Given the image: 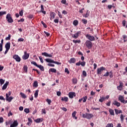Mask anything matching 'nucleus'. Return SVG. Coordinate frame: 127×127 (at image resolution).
Returning <instances> with one entry per match:
<instances>
[{"mask_svg": "<svg viewBox=\"0 0 127 127\" xmlns=\"http://www.w3.org/2000/svg\"><path fill=\"white\" fill-rule=\"evenodd\" d=\"M18 126V122L16 120L13 122V123L11 124L10 127H16Z\"/></svg>", "mask_w": 127, "mask_h": 127, "instance_id": "9b49d317", "label": "nucleus"}, {"mask_svg": "<svg viewBox=\"0 0 127 127\" xmlns=\"http://www.w3.org/2000/svg\"><path fill=\"white\" fill-rule=\"evenodd\" d=\"M19 111H23V107L22 106H20L19 108Z\"/></svg>", "mask_w": 127, "mask_h": 127, "instance_id": "774afa93", "label": "nucleus"}, {"mask_svg": "<svg viewBox=\"0 0 127 127\" xmlns=\"http://www.w3.org/2000/svg\"><path fill=\"white\" fill-rule=\"evenodd\" d=\"M88 11H89V10L87 11V13H86V14L84 16L85 18L86 17H88V16H89V15H90V14H89V13H88Z\"/></svg>", "mask_w": 127, "mask_h": 127, "instance_id": "052dcab7", "label": "nucleus"}, {"mask_svg": "<svg viewBox=\"0 0 127 127\" xmlns=\"http://www.w3.org/2000/svg\"><path fill=\"white\" fill-rule=\"evenodd\" d=\"M109 113L111 116H115V111H114V110L110 109Z\"/></svg>", "mask_w": 127, "mask_h": 127, "instance_id": "412c9836", "label": "nucleus"}, {"mask_svg": "<svg viewBox=\"0 0 127 127\" xmlns=\"http://www.w3.org/2000/svg\"><path fill=\"white\" fill-rule=\"evenodd\" d=\"M42 114H44L45 115L46 114V110H45V109L42 110Z\"/></svg>", "mask_w": 127, "mask_h": 127, "instance_id": "680f3d73", "label": "nucleus"}, {"mask_svg": "<svg viewBox=\"0 0 127 127\" xmlns=\"http://www.w3.org/2000/svg\"><path fill=\"white\" fill-rule=\"evenodd\" d=\"M37 67L39 68V69H40L41 71H44V67H43V66L38 64V66Z\"/></svg>", "mask_w": 127, "mask_h": 127, "instance_id": "5701e85b", "label": "nucleus"}, {"mask_svg": "<svg viewBox=\"0 0 127 127\" xmlns=\"http://www.w3.org/2000/svg\"><path fill=\"white\" fill-rule=\"evenodd\" d=\"M0 83L1 85H2V84L4 83V80L1 78L0 79Z\"/></svg>", "mask_w": 127, "mask_h": 127, "instance_id": "8fccbe9b", "label": "nucleus"}, {"mask_svg": "<svg viewBox=\"0 0 127 127\" xmlns=\"http://www.w3.org/2000/svg\"><path fill=\"white\" fill-rule=\"evenodd\" d=\"M35 122L37 123H39L41 122H43V119L42 118H39L35 120Z\"/></svg>", "mask_w": 127, "mask_h": 127, "instance_id": "4be33fe9", "label": "nucleus"}, {"mask_svg": "<svg viewBox=\"0 0 127 127\" xmlns=\"http://www.w3.org/2000/svg\"><path fill=\"white\" fill-rule=\"evenodd\" d=\"M121 120L122 121V122H124V115L122 114L121 115Z\"/></svg>", "mask_w": 127, "mask_h": 127, "instance_id": "5fc2aeb1", "label": "nucleus"}, {"mask_svg": "<svg viewBox=\"0 0 127 127\" xmlns=\"http://www.w3.org/2000/svg\"><path fill=\"white\" fill-rule=\"evenodd\" d=\"M3 14H6V11H0V16H2Z\"/></svg>", "mask_w": 127, "mask_h": 127, "instance_id": "f704fd0d", "label": "nucleus"}, {"mask_svg": "<svg viewBox=\"0 0 127 127\" xmlns=\"http://www.w3.org/2000/svg\"><path fill=\"white\" fill-rule=\"evenodd\" d=\"M40 12H42L44 14H46V11H44V7L43 6V5H41V11Z\"/></svg>", "mask_w": 127, "mask_h": 127, "instance_id": "f3484780", "label": "nucleus"}, {"mask_svg": "<svg viewBox=\"0 0 127 127\" xmlns=\"http://www.w3.org/2000/svg\"><path fill=\"white\" fill-rule=\"evenodd\" d=\"M6 18L7 19V21L9 23H12V22H13V19H12V17H11V15L10 14H7Z\"/></svg>", "mask_w": 127, "mask_h": 127, "instance_id": "f03ea898", "label": "nucleus"}, {"mask_svg": "<svg viewBox=\"0 0 127 127\" xmlns=\"http://www.w3.org/2000/svg\"><path fill=\"white\" fill-rule=\"evenodd\" d=\"M61 2L62 3L65 4L66 3V0H62Z\"/></svg>", "mask_w": 127, "mask_h": 127, "instance_id": "338daca9", "label": "nucleus"}, {"mask_svg": "<svg viewBox=\"0 0 127 127\" xmlns=\"http://www.w3.org/2000/svg\"><path fill=\"white\" fill-rule=\"evenodd\" d=\"M78 20H75L73 21V24L75 26H77V25H78Z\"/></svg>", "mask_w": 127, "mask_h": 127, "instance_id": "bb28decb", "label": "nucleus"}, {"mask_svg": "<svg viewBox=\"0 0 127 127\" xmlns=\"http://www.w3.org/2000/svg\"><path fill=\"white\" fill-rule=\"evenodd\" d=\"M73 42L74 43H80L81 42L80 40H73Z\"/></svg>", "mask_w": 127, "mask_h": 127, "instance_id": "79ce46f5", "label": "nucleus"}, {"mask_svg": "<svg viewBox=\"0 0 127 127\" xmlns=\"http://www.w3.org/2000/svg\"><path fill=\"white\" fill-rule=\"evenodd\" d=\"M11 37V36L10 34H9L8 36L5 38V40H10Z\"/></svg>", "mask_w": 127, "mask_h": 127, "instance_id": "c03bdc74", "label": "nucleus"}, {"mask_svg": "<svg viewBox=\"0 0 127 127\" xmlns=\"http://www.w3.org/2000/svg\"><path fill=\"white\" fill-rule=\"evenodd\" d=\"M45 60L46 62H48V63H53V62H54L53 60L50 59H46Z\"/></svg>", "mask_w": 127, "mask_h": 127, "instance_id": "6ab92c4d", "label": "nucleus"}, {"mask_svg": "<svg viewBox=\"0 0 127 127\" xmlns=\"http://www.w3.org/2000/svg\"><path fill=\"white\" fill-rule=\"evenodd\" d=\"M105 100H106V98H105L104 97H100V99L99 100V101L100 102V103H103V102H104Z\"/></svg>", "mask_w": 127, "mask_h": 127, "instance_id": "b1692460", "label": "nucleus"}, {"mask_svg": "<svg viewBox=\"0 0 127 127\" xmlns=\"http://www.w3.org/2000/svg\"><path fill=\"white\" fill-rule=\"evenodd\" d=\"M41 63H43L44 62V61H43V59L41 57H39Z\"/></svg>", "mask_w": 127, "mask_h": 127, "instance_id": "0e129e2a", "label": "nucleus"}, {"mask_svg": "<svg viewBox=\"0 0 127 127\" xmlns=\"http://www.w3.org/2000/svg\"><path fill=\"white\" fill-rule=\"evenodd\" d=\"M42 55H43L44 56H45L46 57H52V55L49 54L48 53L46 52L42 53Z\"/></svg>", "mask_w": 127, "mask_h": 127, "instance_id": "f8f14e48", "label": "nucleus"}, {"mask_svg": "<svg viewBox=\"0 0 127 127\" xmlns=\"http://www.w3.org/2000/svg\"><path fill=\"white\" fill-rule=\"evenodd\" d=\"M23 69L24 70V71L25 72H27V66L26 65H25L24 67H23Z\"/></svg>", "mask_w": 127, "mask_h": 127, "instance_id": "6e6d98bb", "label": "nucleus"}, {"mask_svg": "<svg viewBox=\"0 0 127 127\" xmlns=\"http://www.w3.org/2000/svg\"><path fill=\"white\" fill-rule=\"evenodd\" d=\"M117 89L118 90H120V91H122V89H123V87L121 86V85H119L117 87Z\"/></svg>", "mask_w": 127, "mask_h": 127, "instance_id": "3c124183", "label": "nucleus"}, {"mask_svg": "<svg viewBox=\"0 0 127 127\" xmlns=\"http://www.w3.org/2000/svg\"><path fill=\"white\" fill-rule=\"evenodd\" d=\"M50 14L51 16V18H50L51 20H52V19H54V18H55V13L52 12H51Z\"/></svg>", "mask_w": 127, "mask_h": 127, "instance_id": "4468645a", "label": "nucleus"}, {"mask_svg": "<svg viewBox=\"0 0 127 127\" xmlns=\"http://www.w3.org/2000/svg\"><path fill=\"white\" fill-rule=\"evenodd\" d=\"M53 63H54V64H57V65H61V63L58 62H55L54 61V62Z\"/></svg>", "mask_w": 127, "mask_h": 127, "instance_id": "864d4df0", "label": "nucleus"}, {"mask_svg": "<svg viewBox=\"0 0 127 127\" xmlns=\"http://www.w3.org/2000/svg\"><path fill=\"white\" fill-rule=\"evenodd\" d=\"M106 127H114V125L113 124H108Z\"/></svg>", "mask_w": 127, "mask_h": 127, "instance_id": "c9c22d12", "label": "nucleus"}, {"mask_svg": "<svg viewBox=\"0 0 127 127\" xmlns=\"http://www.w3.org/2000/svg\"><path fill=\"white\" fill-rule=\"evenodd\" d=\"M109 75H110V78H113V77H114V75H113V71H111L109 72Z\"/></svg>", "mask_w": 127, "mask_h": 127, "instance_id": "49530a36", "label": "nucleus"}, {"mask_svg": "<svg viewBox=\"0 0 127 127\" xmlns=\"http://www.w3.org/2000/svg\"><path fill=\"white\" fill-rule=\"evenodd\" d=\"M47 102L49 104V105H50V104H51V100L50 99H47Z\"/></svg>", "mask_w": 127, "mask_h": 127, "instance_id": "13d9d810", "label": "nucleus"}, {"mask_svg": "<svg viewBox=\"0 0 127 127\" xmlns=\"http://www.w3.org/2000/svg\"><path fill=\"white\" fill-rule=\"evenodd\" d=\"M80 65L82 66V67H84L86 65V62H80Z\"/></svg>", "mask_w": 127, "mask_h": 127, "instance_id": "e433bc0d", "label": "nucleus"}, {"mask_svg": "<svg viewBox=\"0 0 127 127\" xmlns=\"http://www.w3.org/2000/svg\"><path fill=\"white\" fill-rule=\"evenodd\" d=\"M31 64H32L33 65H34V66H36V67H37V66H38V64H37L36 63V62H34V61H32L31 62Z\"/></svg>", "mask_w": 127, "mask_h": 127, "instance_id": "7c9ffc66", "label": "nucleus"}, {"mask_svg": "<svg viewBox=\"0 0 127 127\" xmlns=\"http://www.w3.org/2000/svg\"><path fill=\"white\" fill-rule=\"evenodd\" d=\"M41 23L42 24H43L44 27H45V28H46L47 27V25H46V24H45V23H44V22H43V21H41Z\"/></svg>", "mask_w": 127, "mask_h": 127, "instance_id": "58836bf2", "label": "nucleus"}, {"mask_svg": "<svg viewBox=\"0 0 127 127\" xmlns=\"http://www.w3.org/2000/svg\"><path fill=\"white\" fill-rule=\"evenodd\" d=\"M8 84H9V82L8 81L6 82L2 87V90H5L6 88H7Z\"/></svg>", "mask_w": 127, "mask_h": 127, "instance_id": "ddd939ff", "label": "nucleus"}, {"mask_svg": "<svg viewBox=\"0 0 127 127\" xmlns=\"http://www.w3.org/2000/svg\"><path fill=\"white\" fill-rule=\"evenodd\" d=\"M82 75L84 76V77H86L87 76V72H86V71L83 70L82 71Z\"/></svg>", "mask_w": 127, "mask_h": 127, "instance_id": "a19ab883", "label": "nucleus"}, {"mask_svg": "<svg viewBox=\"0 0 127 127\" xmlns=\"http://www.w3.org/2000/svg\"><path fill=\"white\" fill-rule=\"evenodd\" d=\"M69 63H76V59L75 58H71L70 60L68 61Z\"/></svg>", "mask_w": 127, "mask_h": 127, "instance_id": "a211bd4d", "label": "nucleus"}, {"mask_svg": "<svg viewBox=\"0 0 127 127\" xmlns=\"http://www.w3.org/2000/svg\"><path fill=\"white\" fill-rule=\"evenodd\" d=\"M113 105H114L117 107H120L121 106V103L117 101H114L113 103Z\"/></svg>", "mask_w": 127, "mask_h": 127, "instance_id": "dca6fc26", "label": "nucleus"}, {"mask_svg": "<svg viewBox=\"0 0 127 127\" xmlns=\"http://www.w3.org/2000/svg\"><path fill=\"white\" fill-rule=\"evenodd\" d=\"M94 115L92 114L85 113L82 114V117L87 120H90V119H92Z\"/></svg>", "mask_w": 127, "mask_h": 127, "instance_id": "f257e3e1", "label": "nucleus"}, {"mask_svg": "<svg viewBox=\"0 0 127 127\" xmlns=\"http://www.w3.org/2000/svg\"><path fill=\"white\" fill-rule=\"evenodd\" d=\"M119 100L121 102V103H123V104H127V100H125V97L123 96H120L119 97Z\"/></svg>", "mask_w": 127, "mask_h": 127, "instance_id": "423d86ee", "label": "nucleus"}, {"mask_svg": "<svg viewBox=\"0 0 127 127\" xmlns=\"http://www.w3.org/2000/svg\"><path fill=\"white\" fill-rule=\"evenodd\" d=\"M76 114H77L76 111L73 112V113L72 114V118H75V117H76Z\"/></svg>", "mask_w": 127, "mask_h": 127, "instance_id": "a18cd8bd", "label": "nucleus"}, {"mask_svg": "<svg viewBox=\"0 0 127 127\" xmlns=\"http://www.w3.org/2000/svg\"><path fill=\"white\" fill-rule=\"evenodd\" d=\"M22 58L24 60H27L29 58V54H27L26 51L24 52V55L23 56Z\"/></svg>", "mask_w": 127, "mask_h": 127, "instance_id": "0eeeda50", "label": "nucleus"}, {"mask_svg": "<svg viewBox=\"0 0 127 127\" xmlns=\"http://www.w3.org/2000/svg\"><path fill=\"white\" fill-rule=\"evenodd\" d=\"M82 22L84 24H86L87 23H88V21L86 19H83L82 20Z\"/></svg>", "mask_w": 127, "mask_h": 127, "instance_id": "2f4dec72", "label": "nucleus"}, {"mask_svg": "<svg viewBox=\"0 0 127 127\" xmlns=\"http://www.w3.org/2000/svg\"><path fill=\"white\" fill-rule=\"evenodd\" d=\"M52 72L53 73H56L57 72V70L55 68H51L49 69V72Z\"/></svg>", "mask_w": 127, "mask_h": 127, "instance_id": "a878e982", "label": "nucleus"}, {"mask_svg": "<svg viewBox=\"0 0 127 127\" xmlns=\"http://www.w3.org/2000/svg\"><path fill=\"white\" fill-rule=\"evenodd\" d=\"M115 111L116 115H119V114H122L123 113L122 110H119L117 109H115Z\"/></svg>", "mask_w": 127, "mask_h": 127, "instance_id": "aec40b11", "label": "nucleus"}, {"mask_svg": "<svg viewBox=\"0 0 127 127\" xmlns=\"http://www.w3.org/2000/svg\"><path fill=\"white\" fill-rule=\"evenodd\" d=\"M123 39L124 40V42H126V41H127V36L124 35L123 36Z\"/></svg>", "mask_w": 127, "mask_h": 127, "instance_id": "4c0bfd02", "label": "nucleus"}, {"mask_svg": "<svg viewBox=\"0 0 127 127\" xmlns=\"http://www.w3.org/2000/svg\"><path fill=\"white\" fill-rule=\"evenodd\" d=\"M24 112H25V113H26V114H28V113H29V112H30L29 109H28V108H25V109H24Z\"/></svg>", "mask_w": 127, "mask_h": 127, "instance_id": "ea45409f", "label": "nucleus"}, {"mask_svg": "<svg viewBox=\"0 0 127 127\" xmlns=\"http://www.w3.org/2000/svg\"><path fill=\"white\" fill-rule=\"evenodd\" d=\"M62 101H64V102H68V97H62Z\"/></svg>", "mask_w": 127, "mask_h": 127, "instance_id": "c85d7f7f", "label": "nucleus"}, {"mask_svg": "<svg viewBox=\"0 0 127 127\" xmlns=\"http://www.w3.org/2000/svg\"><path fill=\"white\" fill-rule=\"evenodd\" d=\"M68 96L70 99H73L74 97H76V93H75V92H69L68 93Z\"/></svg>", "mask_w": 127, "mask_h": 127, "instance_id": "9d476101", "label": "nucleus"}, {"mask_svg": "<svg viewBox=\"0 0 127 127\" xmlns=\"http://www.w3.org/2000/svg\"><path fill=\"white\" fill-rule=\"evenodd\" d=\"M13 99V98L12 97H9V98H7L6 100L8 102H10Z\"/></svg>", "mask_w": 127, "mask_h": 127, "instance_id": "72a5a7b5", "label": "nucleus"}, {"mask_svg": "<svg viewBox=\"0 0 127 127\" xmlns=\"http://www.w3.org/2000/svg\"><path fill=\"white\" fill-rule=\"evenodd\" d=\"M110 75V72H107L105 74H104V77H108Z\"/></svg>", "mask_w": 127, "mask_h": 127, "instance_id": "de8ad7c7", "label": "nucleus"}, {"mask_svg": "<svg viewBox=\"0 0 127 127\" xmlns=\"http://www.w3.org/2000/svg\"><path fill=\"white\" fill-rule=\"evenodd\" d=\"M22 41H24V39H23V38H19L18 40V42H21Z\"/></svg>", "mask_w": 127, "mask_h": 127, "instance_id": "09e8293b", "label": "nucleus"}, {"mask_svg": "<svg viewBox=\"0 0 127 127\" xmlns=\"http://www.w3.org/2000/svg\"><path fill=\"white\" fill-rule=\"evenodd\" d=\"M38 92H39V90H37L36 91V92H35V93L34 94L35 98H37V97H38Z\"/></svg>", "mask_w": 127, "mask_h": 127, "instance_id": "c756f323", "label": "nucleus"}, {"mask_svg": "<svg viewBox=\"0 0 127 127\" xmlns=\"http://www.w3.org/2000/svg\"><path fill=\"white\" fill-rule=\"evenodd\" d=\"M83 103H86V101H87V96L83 97Z\"/></svg>", "mask_w": 127, "mask_h": 127, "instance_id": "603ef678", "label": "nucleus"}, {"mask_svg": "<svg viewBox=\"0 0 127 127\" xmlns=\"http://www.w3.org/2000/svg\"><path fill=\"white\" fill-rule=\"evenodd\" d=\"M86 38L90 40V41H95V37L93 36H91L90 34H87L85 35Z\"/></svg>", "mask_w": 127, "mask_h": 127, "instance_id": "20e7f679", "label": "nucleus"}, {"mask_svg": "<svg viewBox=\"0 0 127 127\" xmlns=\"http://www.w3.org/2000/svg\"><path fill=\"white\" fill-rule=\"evenodd\" d=\"M105 70H106V68H105L104 66L97 68L98 75H101L102 74V71Z\"/></svg>", "mask_w": 127, "mask_h": 127, "instance_id": "39448f33", "label": "nucleus"}, {"mask_svg": "<svg viewBox=\"0 0 127 127\" xmlns=\"http://www.w3.org/2000/svg\"><path fill=\"white\" fill-rule=\"evenodd\" d=\"M19 14L20 16H22V15H23V10H21V11L19 12Z\"/></svg>", "mask_w": 127, "mask_h": 127, "instance_id": "4d7b16f0", "label": "nucleus"}, {"mask_svg": "<svg viewBox=\"0 0 127 127\" xmlns=\"http://www.w3.org/2000/svg\"><path fill=\"white\" fill-rule=\"evenodd\" d=\"M20 95H21L22 98H23V99H26V98L27 97L26 95L25 94H24V93H23L22 92H21L20 93Z\"/></svg>", "mask_w": 127, "mask_h": 127, "instance_id": "cd10ccee", "label": "nucleus"}, {"mask_svg": "<svg viewBox=\"0 0 127 127\" xmlns=\"http://www.w3.org/2000/svg\"><path fill=\"white\" fill-rule=\"evenodd\" d=\"M5 48L8 50H9V49H10V43H7L5 45Z\"/></svg>", "mask_w": 127, "mask_h": 127, "instance_id": "2eb2a0df", "label": "nucleus"}, {"mask_svg": "<svg viewBox=\"0 0 127 127\" xmlns=\"http://www.w3.org/2000/svg\"><path fill=\"white\" fill-rule=\"evenodd\" d=\"M48 66H50L51 67H54L55 65H54V64H48Z\"/></svg>", "mask_w": 127, "mask_h": 127, "instance_id": "e2e57ef3", "label": "nucleus"}, {"mask_svg": "<svg viewBox=\"0 0 127 127\" xmlns=\"http://www.w3.org/2000/svg\"><path fill=\"white\" fill-rule=\"evenodd\" d=\"M33 87H35V88H37V87H38V82H37V81H36L33 83Z\"/></svg>", "mask_w": 127, "mask_h": 127, "instance_id": "393cba45", "label": "nucleus"}, {"mask_svg": "<svg viewBox=\"0 0 127 127\" xmlns=\"http://www.w3.org/2000/svg\"><path fill=\"white\" fill-rule=\"evenodd\" d=\"M57 96H61V92H60V91H58V92H57Z\"/></svg>", "mask_w": 127, "mask_h": 127, "instance_id": "69168bd1", "label": "nucleus"}, {"mask_svg": "<svg viewBox=\"0 0 127 127\" xmlns=\"http://www.w3.org/2000/svg\"><path fill=\"white\" fill-rule=\"evenodd\" d=\"M65 73H67V74H70V71H69V69H68V68L65 67L64 70Z\"/></svg>", "mask_w": 127, "mask_h": 127, "instance_id": "473e14b6", "label": "nucleus"}, {"mask_svg": "<svg viewBox=\"0 0 127 127\" xmlns=\"http://www.w3.org/2000/svg\"><path fill=\"white\" fill-rule=\"evenodd\" d=\"M77 79L74 78L72 79V83H73V84H77Z\"/></svg>", "mask_w": 127, "mask_h": 127, "instance_id": "37998d69", "label": "nucleus"}, {"mask_svg": "<svg viewBox=\"0 0 127 127\" xmlns=\"http://www.w3.org/2000/svg\"><path fill=\"white\" fill-rule=\"evenodd\" d=\"M2 51V44H0V52Z\"/></svg>", "mask_w": 127, "mask_h": 127, "instance_id": "bf43d9fd", "label": "nucleus"}, {"mask_svg": "<svg viewBox=\"0 0 127 127\" xmlns=\"http://www.w3.org/2000/svg\"><path fill=\"white\" fill-rule=\"evenodd\" d=\"M81 33H82L81 31L77 32L73 36H72L73 38H75V39H77V38L79 37V35H81Z\"/></svg>", "mask_w": 127, "mask_h": 127, "instance_id": "1a4fd4ad", "label": "nucleus"}, {"mask_svg": "<svg viewBox=\"0 0 127 127\" xmlns=\"http://www.w3.org/2000/svg\"><path fill=\"white\" fill-rule=\"evenodd\" d=\"M85 45L88 49H91L92 48V46H93V44H92V42L91 41L87 40L85 42Z\"/></svg>", "mask_w": 127, "mask_h": 127, "instance_id": "7ed1b4c3", "label": "nucleus"}, {"mask_svg": "<svg viewBox=\"0 0 127 127\" xmlns=\"http://www.w3.org/2000/svg\"><path fill=\"white\" fill-rule=\"evenodd\" d=\"M13 59H15L17 62H20V57L17 55H15L13 56Z\"/></svg>", "mask_w": 127, "mask_h": 127, "instance_id": "6e6552de", "label": "nucleus"}]
</instances>
